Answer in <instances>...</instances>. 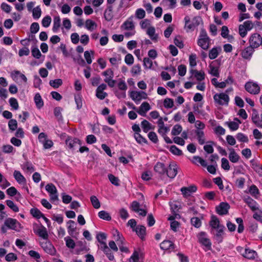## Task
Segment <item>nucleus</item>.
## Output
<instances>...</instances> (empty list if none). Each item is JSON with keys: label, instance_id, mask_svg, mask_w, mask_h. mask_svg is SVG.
<instances>
[{"label": "nucleus", "instance_id": "nucleus-19", "mask_svg": "<svg viewBox=\"0 0 262 262\" xmlns=\"http://www.w3.org/2000/svg\"><path fill=\"white\" fill-rule=\"evenodd\" d=\"M135 231L142 240L144 239V236L146 234V228L144 226H138L135 229Z\"/></svg>", "mask_w": 262, "mask_h": 262}, {"label": "nucleus", "instance_id": "nucleus-64", "mask_svg": "<svg viewBox=\"0 0 262 262\" xmlns=\"http://www.w3.org/2000/svg\"><path fill=\"white\" fill-rule=\"evenodd\" d=\"M135 15L138 18L142 19L145 16V12L143 9L139 8L136 10Z\"/></svg>", "mask_w": 262, "mask_h": 262}, {"label": "nucleus", "instance_id": "nucleus-11", "mask_svg": "<svg viewBox=\"0 0 262 262\" xmlns=\"http://www.w3.org/2000/svg\"><path fill=\"white\" fill-rule=\"evenodd\" d=\"M243 200L252 211H255L258 209L257 202L250 196H244Z\"/></svg>", "mask_w": 262, "mask_h": 262}, {"label": "nucleus", "instance_id": "nucleus-21", "mask_svg": "<svg viewBox=\"0 0 262 262\" xmlns=\"http://www.w3.org/2000/svg\"><path fill=\"white\" fill-rule=\"evenodd\" d=\"M34 232L45 239L48 238L49 235L47 229L42 225H41L40 228H39L37 231H34Z\"/></svg>", "mask_w": 262, "mask_h": 262}, {"label": "nucleus", "instance_id": "nucleus-39", "mask_svg": "<svg viewBox=\"0 0 262 262\" xmlns=\"http://www.w3.org/2000/svg\"><path fill=\"white\" fill-rule=\"evenodd\" d=\"M64 241L67 247L71 249H74L75 247V243L73 239L71 238L69 236L64 237Z\"/></svg>", "mask_w": 262, "mask_h": 262}, {"label": "nucleus", "instance_id": "nucleus-50", "mask_svg": "<svg viewBox=\"0 0 262 262\" xmlns=\"http://www.w3.org/2000/svg\"><path fill=\"white\" fill-rule=\"evenodd\" d=\"M207 143H210V144H206L204 146V150L207 152L208 154H212L214 151L213 148L212 147V145L214 144L213 141L207 142Z\"/></svg>", "mask_w": 262, "mask_h": 262}, {"label": "nucleus", "instance_id": "nucleus-57", "mask_svg": "<svg viewBox=\"0 0 262 262\" xmlns=\"http://www.w3.org/2000/svg\"><path fill=\"white\" fill-rule=\"evenodd\" d=\"M9 103L10 106L15 110L18 109L19 105L17 100L15 98L12 97L9 99Z\"/></svg>", "mask_w": 262, "mask_h": 262}, {"label": "nucleus", "instance_id": "nucleus-55", "mask_svg": "<svg viewBox=\"0 0 262 262\" xmlns=\"http://www.w3.org/2000/svg\"><path fill=\"white\" fill-rule=\"evenodd\" d=\"M191 224L196 228H199L201 226V221L199 217H193L191 219Z\"/></svg>", "mask_w": 262, "mask_h": 262}, {"label": "nucleus", "instance_id": "nucleus-3", "mask_svg": "<svg viewBox=\"0 0 262 262\" xmlns=\"http://www.w3.org/2000/svg\"><path fill=\"white\" fill-rule=\"evenodd\" d=\"M261 36L257 33L252 34L249 38L250 46L254 49L257 48L261 45Z\"/></svg>", "mask_w": 262, "mask_h": 262}, {"label": "nucleus", "instance_id": "nucleus-34", "mask_svg": "<svg viewBox=\"0 0 262 262\" xmlns=\"http://www.w3.org/2000/svg\"><path fill=\"white\" fill-rule=\"evenodd\" d=\"M85 27L90 31H93L97 27L96 23L91 19H87L85 21Z\"/></svg>", "mask_w": 262, "mask_h": 262}, {"label": "nucleus", "instance_id": "nucleus-51", "mask_svg": "<svg viewBox=\"0 0 262 262\" xmlns=\"http://www.w3.org/2000/svg\"><path fill=\"white\" fill-rule=\"evenodd\" d=\"M219 55L217 48H212L209 52V57L210 59L216 58Z\"/></svg>", "mask_w": 262, "mask_h": 262}, {"label": "nucleus", "instance_id": "nucleus-2", "mask_svg": "<svg viewBox=\"0 0 262 262\" xmlns=\"http://www.w3.org/2000/svg\"><path fill=\"white\" fill-rule=\"evenodd\" d=\"M213 99L216 103L221 105H227L229 101V96L224 93L215 94L213 96Z\"/></svg>", "mask_w": 262, "mask_h": 262}, {"label": "nucleus", "instance_id": "nucleus-22", "mask_svg": "<svg viewBox=\"0 0 262 262\" xmlns=\"http://www.w3.org/2000/svg\"><path fill=\"white\" fill-rule=\"evenodd\" d=\"M229 150L230 151L229 155L230 161L232 163H237L240 158L239 156L236 153L233 148H229Z\"/></svg>", "mask_w": 262, "mask_h": 262}, {"label": "nucleus", "instance_id": "nucleus-31", "mask_svg": "<svg viewBox=\"0 0 262 262\" xmlns=\"http://www.w3.org/2000/svg\"><path fill=\"white\" fill-rule=\"evenodd\" d=\"M34 101L36 107L40 109L43 105V102L41 97L39 93H37L35 94L34 96Z\"/></svg>", "mask_w": 262, "mask_h": 262}, {"label": "nucleus", "instance_id": "nucleus-37", "mask_svg": "<svg viewBox=\"0 0 262 262\" xmlns=\"http://www.w3.org/2000/svg\"><path fill=\"white\" fill-rule=\"evenodd\" d=\"M90 200L94 208L95 209H98L100 207V203L96 196H91Z\"/></svg>", "mask_w": 262, "mask_h": 262}, {"label": "nucleus", "instance_id": "nucleus-44", "mask_svg": "<svg viewBox=\"0 0 262 262\" xmlns=\"http://www.w3.org/2000/svg\"><path fill=\"white\" fill-rule=\"evenodd\" d=\"M8 127L9 129L13 132L17 128V122L15 119H10L8 122Z\"/></svg>", "mask_w": 262, "mask_h": 262}, {"label": "nucleus", "instance_id": "nucleus-43", "mask_svg": "<svg viewBox=\"0 0 262 262\" xmlns=\"http://www.w3.org/2000/svg\"><path fill=\"white\" fill-rule=\"evenodd\" d=\"M249 191L250 194L255 198H257L256 195L259 194V191L255 185H252L250 187Z\"/></svg>", "mask_w": 262, "mask_h": 262}, {"label": "nucleus", "instance_id": "nucleus-9", "mask_svg": "<svg viewBox=\"0 0 262 262\" xmlns=\"http://www.w3.org/2000/svg\"><path fill=\"white\" fill-rule=\"evenodd\" d=\"M66 144L71 149H74L78 145H81V141L78 138H74L68 137L66 140Z\"/></svg>", "mask_w": 262, "mask_h": 262}, {"label": "nucleus", "instance_id": "nucleus-10", "mask_svg": "<svg viewBox=\"0 0 262 262\" xmlns=\"http://www.w3.org/2000/svg\"><path fill=\"white\" fill-rule=\"evenodd\" d=\"M197 190V187L193 185L189 187H183L181 188V191L184 198H187L190 196L192 193L195 192Z\"/></svg>", "mask_w": 262, "mask_h": 262}, {"label": "nucleus", "instance_id": "nucleus-56", "mask_svg": "<svg viewBox=\"0 0 262 262\" xmlns=\"http://www.w3.org/2000/svg\"><path fill=\"white\" fill-rule=\"evenodd\" d=\"M108 178L110 182L112 183V184H114L115 186L119 185V180L118 177L114 176L112 174H109L108 175Z\"/></svg>", "mask_w": 262, "mask_h": 262}, {"label": "nucleus", "instance_id": "nucleus-38", "mask_svg": "<svg viewBox=\"0 0 262 262\" xmlns=\"http://www.w3.org/2000/svg\"><path fill=\"white\" fill-rule=\"evenodd\" d=\"M196 162H199L203 167H206L207 166L206 161L199 156H195L193 157L192 162L196 164Z\"/></svg>", "mask_w": 262, "mask_h": 262}, {"label": "nucleus", "instance_id": "nucleus-58", "mask_svg": "<svg viewBox=\"0 0 262 262\" xmlns=\"http://www.w3.org/2000/svg\"><path fill=\"white\" fill-rule=\"evenodd\" d=\"M221 162H222V164H221L222 168H223L225 170H229L230 169V167L229 165L228 160L225 158H223L221 159Z\"/></svg>", "mask_w": 262, "mask_h": 262}, {"label": "nucleus", "instance_id": "nucleus-46", "mask_svg": "<svg viewBox=\"0 0 262 262\" xmlns=\"http://www.w3.org/2000/svg\"><path fill=\"white\" fill-rule=\"evenodd\" d=\"M182 130V127L180 124L175 125L171 130V134L173 136L179 135Z\"/></svg>", "mask_w": 262, "mask_h": 262}, {"label": "nucleus", "instance_id": "nucleus-42", "mask_svg": "<svg viewBox=\"0 0 262 262\" xmlns=\"http://www.w3.org/2000/svg\"><path fill=\"white\" fill-rule=\"evenodd\" d=\"M96 238L101 246H103V243H106L103 241L106 239V234L103 232H99L97 234Z\"/></svg>", "mask_w": 262, "mask_h": 262}, {"label": "nucleus", "instance_id": "nucleus-13", "mask_svg": "<svg viewBox=\"0 0 262 262\" xmlns=\"http://www.w3.org/2000/svg\"><path fill=\"white\" fill-rule=\"evenodd\" d=\"M177 166L175 163L170 164L168 168H166V173L171 179L174 178L177 175Z\"/></svg>", "mask_w": 262, "mask_h": 262}, {"label": "nucleus", "instance_id": "nucleus-7", "mask_svg": "<svg viewBox=\"0 0 262 262\" xmlns=\"http://www.w3.org/2000/svg\"><path fill=\"white\" fill-rule=\"evenodd\" d=\"M130 97L134 101H140L142 99H146L147 95L143 91H132L130 93Z\"/></svg>", "mask_w": 262, "mask_h": 262}, {"label": "nucleus", "instance_id": "nucleus-54", "mask_svg": "<svg viewBox=\"0 0 262 262\" xmlns=\"http://www.w3.org/2000/svg\"><path fill=\"white\" fill-rule=\"evenodd\" d=\"M91 53L92 55H94V51L91 50L90 52L88 51H85L84 54V58L88 64H91L92 62V60L91 59Z\"/></svg>", "mask_w": 262, "mask_h": 262}, {"label": "nucleus", "instance_id": "nucleus-45", "mask_svg": "<svg viewBox=\"0 0 262 262\" xmlns=\"http://www.w3.org/2000/svg\"><path fill=\"white\" fill-rule=\"evenodd\" d=\"M33 17L34 19H38L41 14V9L39 6H37L32 10Z\"/></svg>", "mask_w": 262, "mask_h": 262}, {"label": "nucleus", "instance_id": "nucleus-26", "mask_svg": "<svg viewBox=\"0 0 262 262\" xmlns=\"http://www.w3.org/2000/svg\"><path fill=\"white\" fill-rule=\"evenodd\" d=\"M256 254V252L255 251L246 248L245 253L243 254V256L248 259H254Z\"/></svg>", "mask_w": 262, "mask_h": 262}, {"label": "nucleus", "instance_id": "nucleus-5", "mask_svg": "<svg viewBox=\"0 0 262 262\" xmlns=\"http://www.w3.org/2000/svg\"><path fill=\"white\" fill-rule=\"evenodd\" d=\"M198 237L200 243L207 248L209 250L211 249V243L210 239L206 237V233L205 232H201L198 234Z\"/></svg>", "mask_w": 262, "mask_h": 262}, {"label": "nucleus", "instance_id": "nucleus-1", "mask_svg": "<svg viewBox=\"0 0 262 262\" xmlns=\"http://www.w3.org/2000/svg\"><path fill=\"white\" fill-rule=\"evenodd\" d=\"M184 20L185 23V27L188 29V30H187V32L189 30H193L194 28L198 27L199 25L203 24V19L200 16H194L192 18L191 24H189L190 21V18L188 16L185 17Z\"/></svg>", "mask_w": 262, "mask_h": 262}, {"label": "nucleus", "instance_id": "nucleus-15", "mask_svg": "<svg viewBox=\"0 0 262 262\" xmlns=\"http://www.w3.org/2000/svg\"><path fill=\"white\" fill-rule=\"evenodd\" d=\"M210 226L212 228L217 229L220 228H225L223 225L220 224V221L218 218L215 215H212L211 220L209 222Z\"/></svg>", "mask_w": 262, "mask_h": 262}, {"label": "nucleus", "instance_id": "nucleus-16", "mask_svg": "<svg viewBox=\"0 0 262 262\" xmlns=\"http://www.w3.org/2000/svg\"><path fill=\"white\" fill-rule=\"evenodd\" d=\"M150 109L149 103L147 102H143L139 107V110L137 111V113L142 116H146V113Z\"/></svg>", "mask_w": 262, "mask_h": 262}, {"label": "nucleus", "instance_id": "nucleus-29", "mask_svg": "<svg viewBox=\"0 0 262 262\" xmlns=\"http://www.w3.org/2000/svg\"><path fill=\"white\" fill-rule=\"evenodd\" d=\"M225 228H220L216 229V232L214 234L215 239L218 243H221L223 242L224 230Z\"/></svg>", "mask_w": 262, "mask_h": 262}, {"label": "nucleus", "instance_id": "nucleus-4", "mask_svg": "<svg viewBox=\"0 0 262 262\" xmlns=\"http://www.w3.org/2000/svg\"><path fill=\"white\" fill-rule=\"evenodd\" d=\"M245 88L248 93L253 95L257 94L260 92V87L256 83L253 82H246Z\"/></svg>", "mask_w": 262, "mask_h": 262}, {"label": "nucleus", "instance_id": "nucleus-36", "mask_svg": "<svg viewBox=\"0 0 262 262\" xmlns=\"http://www.w3.org/2000/svg\"><path fill=\"white\" fill-rule=\"evenodd\" d=\"M157 123L159 127L158 129V132L159 134H161L162 133L163 129H165V133H167L168 132V127L164 126V123L162 117L159 118Z\"/></svg>", "mask_w": 262, "mask_h": 262}, {"label": "nucleus", "instance_id": "nucleus-24", "mask_svg": "<svg viewBox=\"0 0 262 262\" xmlns=\"http://www.w3.org/2000/svg\"><path fill=\"white\" fill-rule=\"evenodd\" d=\"M209 38L205 39L199 38L198 41V45L204 50H207L209 48Z\"/></svg>", "mask_w": 262, "mask_h": 262}, {"label": "nucleus", "instance_id": "nucleus-33", "mask_svg": "<svg viewBox=\"0 0 262 262\" xmlns=\"http://www.w3.org/2000/svg\"><path fill=\"white\" fill-rule=\"evenodd\" d=\"M60 27V18L59 16H55L54 18L53 26L52 30L54 32H56Z\"/></svg>", "mask_w": 262, "mask_h": 262}, {"label": "nucleus", "instance_id": "nucleus-30", "mask_svg": "<svg viewBox=\"0 0 262 262\" xmlns=\"http://www.w3.org/2000/svg\"><path fill=\"white\" fill-rule=\"evenodd\" d=\"M14 177L18 183L21 184L26 183V180L25 178L21 174L20 171L15 170L14 172Z\"/></svg>", "mask_w": 262, "mask_h": 262}, {"label": "nucleus", "instance_id": "nucleus-20", "mask_svg": "<svg viewBox=\"0 0 262 262\" xmlns=\"http://www.w3.org/2000/svg\"><path fill=\"white\" fill-rule=\"evenodd\" d=\"M160 248L163 250L174 249V245L169 240L164 241L160 244Z\"/></svg>", "mask_w": 262, "mask_h": 262}, {"label": "nucleus", "instance_id": "nucleus-25", "mask_svg": "<svg viewBox=\"0 0 262 262\" xmlns=\"http://www.w3.org/2000/svg\"><path fill=\"white\" fill-rule=\"evenodd\" d=\"M141 126L145 133H147L149 130L154 129L155 128V126L152 125L146 120H143L141 122Z\"/></svg>", "mask_w": 262, "mask_h": 262}, {"label": "nucleus", "instance_id": "nucleus-12", "mask_svg": "<svg viewBox=\"0 0 262 262\" xmlns=\"http://www.w3.org/2000/svg\"><path fill=\"white\" fill-rule=\"evenodd\" d=\"M4 225L9 229L17 230V225L20 226V225L16 220L12 218H8L5 220Z\"/></svg>", "mask_w": 262, "mask_h": 262}, {"label": "nucleus", "instance_id": "nucleus-6", "mask_svg": "<svg viewBox=\"0 0 262 262\" xmlns=\"http://www.w3.org/2000/svg\"><path fill=\"white\" fill-rule=\"evenodd\" d=\"M40 246L44 251L51 255H54L56 253V250L53 245L49 241L40 243Z\"/></svg>", "mask_w": 262, "mask_h": 262}, {"label": "nucleus", "instance_id": "nucleus-17", "mask_svg": "<svg viewBox=\"0 0 262 262\" xmlns=\"http://www.w3.org/2000/svg\"><path fill=\"white\" fill-rule=\"evenodd\" d=\"M133 16L129 17L121 26V28L125 30H133L135 29V25L133 21Z\"/></svg>", "mask_w": 262, "mask_h": 262}, {"label": "nucleus", "instance_id": "nucleus-49", "mask_svg": "<svg viewBox=\"0 0 262 262\" xmlns=\"http://www.w3.org/2000/svg\"><path fill=\"white\" fill-rule=\"evenodd\" d=\"M32 55L36 59H39L41 54L37 47H32L31 50Z\"/></svg>", "mask_w": 262, "mask_h": 262}, {"label": "nucleus", "instance_id": "nucleus-62", "mask_svg": "<svg viewBox=\"0 0 262 262\" xmlns=\"http://www.w3.org/2000/svg\"><path fill=\"white\" fill-rule=\"evenodd\" d=\"M143 65L145 69H150L152 66V60L148 57L143 59Z\"/></svg>", "mask_w": 262, "mask_h": 262}, {"label": "nucleus", "instance_id": "nucleus-61", "mask_svg": "<svg viewBox=\"0 0 262 262\" xmlns=\"http://www.w3.org/2000/svg\"><path fill=\"white\" fill-rule=\"evenodd\" d=\"M174 44L179 48L182 49L184 47V44L181 40L180 36H177L174 39Z\"/></svg>", "mask_w": 262, "mask_h": 262}, {"label": "nucleus", "instance_id": "nucleus-27", "mask_svg": "<svg viewBox=\"0 0 262 262\" xmlns=\"http://www.w3.org/2000/svg\"><path fill=\"white\" fill-rule=\"evenodd\" d=\"M190 73L194 75V77L198 81H202L205 79V73L203 71H198L196 70L191 69Z\"/></svg>", "mask_w": 262, "mask_h": 262}, {"label": "nucleus", "instance_id": "nucleus-52", "mask_svg": "<svg viewBox=\"0 0 262 262\" xmlns=\"http://www.w3.org/2000/svg\"><path fill=\"white\" fill-rule=\"evenodd\" d=\"M163 104L165 108H171L174 105L173 101L171 98H167L164 100Z\"/></svg>", "mask_w": 262, "mask_h": 262}, {"label": "nucleus", "instance_id": "nucleus-35", "mask_svg": "<svg viewBox=\"0 0 262 262\" xmlns=\"http://www.w3.org/2000/svg\"><path fill=\"white\" fill-rule=\"evenodd\" d=\"M98 216L101 219L108 221H111L112 219L109 213L104 210L100 211L98 212Z\"/></svg>", "mask_w": 262, "mask_h": 262}, {"label": "nucleus", "instance_id": "nucleus-8", "mask_svg": "<svg viewBox=\"0 0 262 262\" xmlns=\"http://www.w3.org/2000/svg\"><path fill=\"white\" fill-rule=\"evenodd\" d=\"M229 208L230 205L228 203L222 202L216 207V211L219 215H225L228 213Z\"/></svg>", "mask_w": 262, "mask_h": 262}, {"label": "nucleus", "instance_id": "nucleus-14", "mask_svg": "<svg viewBox=\"0 0 262 262\" xmlns=\"http://www.w3.org/2000/svg\"><path fill=\"white\" fill-rule=\"evenodd\" d=\"M254 52V49L249 46L242 51L241 55L244 59L250 60Z\"/></svg>", "mask_w": 262, "mask_h": 262}, {"label": "nucleus", "instance_id": "nucleus-32", "mask_svg": "<svg viewBox=\"0 0 262 262\" xmlns=\"http://www.w3.org/2000/svg\"><path fill=\"white\" fill-rule=\"evenodd\" d=\"M31 214L36 219H40L43 216V214L37 208H33L30 210Z\"/></svg>", "mask_w": 262, "mask_h": 262}, {"label": "nucleus", "instance_id": "nucleus-48", "mask_svg": "<svg viewBox=\"0 0 262 262\" xmlns=\"http://www.w3.org/2000/svg\"><path fill=\"white\" fill-rule=\"evenodd\" d=\"M170 151L173 155L181 156L183 155L182 151L179 149L176 145H171L169 149Z\"/></svg>", "mask_w": 262, "mask_h": 262}, {"label": "nucleus", "instance_id": "nucleus-41", "mask_svg": "<svg viewBox=\"0 0 262 262\" xmlns=\"http://www.w3.org/2000/svg\"><path fill=\"white\" fill-rule=\"evenodd\" d=\"M134 137L136 141L139 144L143 143L146 144L147 143V140L145 138L143 137L139 133H135L134 134Z\"/></svg>", "mask_w": 262, "mask_h": 262}, {"label": "nucleus", "instance_id": "nucleus-28", "mask_svg": "<svg viewBox=\"0 0 262 262\" xmlns=\"http://www.w3.org/2000/svg\"><path fill=\"white\" fill-rule=\"evenodd\" d=\"M68 226V231L69 234L73 236L74 232L76 231V224L74 221L69 220L67 222Z\"/></svg>", "mask_w": 262, "mask_h": 262}, {"label": "nucleus", "instance_id": "nucleus-53", "mask_svg": "<svg viewBox=\"0 0 262 262\" xmlns=\"http://www.w3.org/2000/svg\"><path fill=\"white\" fill-rule=\"evenodd\" d=\"M62 108L60 107H56L54 110V114L58 120L62 119L61 111Z\"/></svg>", "mask_w": 262, "mask_h": 262}, {"label": "nucleus", "instance_id": "nucleus-18", "mask_svg": "<svg viewBox=\"0 0 262 262\" xmlns=\"http://www.w3.org/2000/svg\"><path fill=\"white\" fill-rule=\"evenodd\" d=\"M166 168L164 163L161 162H157L155 165L154 170L161 175H163L166 173Z\"/></svg>", "mask_w": 262, "mask_h": 262}, {"label": "nucleus", "instance_id": "nucleus-59", "mask_svg": "<svg viewBox=\"0 0 262 262\" xmlns=\"http://www.w3.org/2000/svg\"><path fill=\"white\" fill-rule=\"evenodd\" d=\"M131 209L135 212H139L140 204L136 201H133L130 205Z\"/></svg>", "mask_w": 262, "mask_h": 262}, {"label": "nucleus", "instance_id": "nucleus-47", "mask_svg": "<svg viewBox=\"0 0 262 262\" xmlns=\"http://www.w3.org/2000/svg\"><path fill=\"white\" fill-rule=\"evenodd\" d=\"M46 189L50 194L57 193L56 187L52 183L48 184L46 186Z\"/></svg>", "mask_w": 262, "mask_h": 262}, {"label": "nucleus", "instance_id": "nucleus-63", "mask_svg": "<svg viewBox=\"0 0 262 262\" xmlns=\"http://www.w3.org/2000/svg\"><path fill=\"white\" fill-rule=\"evenodd\" d=\"M148 137L150 141L154 143H157L158 142V138L157 134L154 132H150L148 134Z\"/></svg>", "mask_w": 262, "mask_h": 262}, {"label": "nucleus", "instance_id": "nucleus-60", "mask_svg": "<svg viewBox=\"0 0 262 262\" xmlns=\"http://www.w3.org/2000/svg\"><path fill=\"white\" fill-rule=\"evenodd\" d=\"M6 204L10 207L13 211L18 212L19 211L18 207L14 204L13 202L11 200H7L6 201Z\"/></svg>", "mask_w": 262, "mask_h": 262}, {"label": "nucleus", "instance_id": "nucleus-23", "mask_svg": "<svg viewBox=\"0 0 262 262\" xmlns=\"http://www.w3.org/2000/svg\"><path fill=\"white\" fill-rule=\"evenodd\" d=\"M195 133L199 144L201 145L204 144L206 140L204 132L202 130L196 129L195 131Z\"/></svg>", "mask_w": 262, "mask_h": 262}, {"label": "nucleus", "instance_id": "nucleus-40", "mask_svg": "<svg viewBox=\"0 0 262 262\" xmlns=\"http://www.w3.org/2000/svg\"><path fill=\"white\" fill-rule=\"evenodd\" d=\"M50 85L54 88H58L62 84V81L61 79H56L51 80L49 82Z\"/></svg>", "mask_w": 262, "mask_h": 262}]
</instances>
